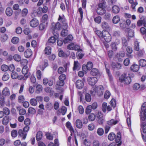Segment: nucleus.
Listing matches in <instances>:
<instances>
[{"instance_id": "39448f33", "label": "nucleus", "mask_w": 146, "mask_h": 146, "mask_svg": "<svg viewBox=\"0 0 146 146\" xmlns=\"http://www.w3.org/2000/svg\"><path fill=\"white\" fill-rule=\"evenodd\" d=\"M112 107L111 106L108 105L107 106V103L104 102L102 104V110L104 112H106V110L108 111H110L112 109Z\"/></svg>"}, {"instance_id": "0e129e2a", "label": "nucleus", "mask_w": 146, "mask_h": 146, "mask_svg": "<svg viewBox=\"0 0 146 146\" xmlns=\"http://www.w3.org/2000/svg\"><path fill=\"white\" fill-rule=\"evenodd\" d=\"M110 95H111V94L110 93V92L108 90L106 91L105 92V94H104V98L106 99H108L109 98V97H110Z\"/></svg>"}, {"instance_id": "4c0bfd02", "label": "nucleus", "mask_w": 146, "mask_h": 146, "mask_svg": "<svg viewBox=\"0 0 146 146\" xmlns=\"http://www.w3.org/2000/svg\"><path fill=\"white\" fill-rule=\"evenodd\" d=\"M98 73V70L95 68L92 69L90 72L91 74L93 76H96Z\"/></svg>"}, {"instance_id": "bf43d9fd", "label": "nucleus", "mask_w": 146, "mask_h": 146, "mask_svg": "<svg viewBox=\"0 0 146 146\" xmlns=\"http://www.w3.org/2000/svg\"><path fill=\"white\" fill-rule=\"evenodd\" d=\"M58 55L60 57H63L66 56V54L61 49L58 50Z\"/></svg>"}, {"instance_id": "052dcab7", "label": "nucleus", "mask_w": 146, "mask_h": 146, "mask_svg": "<svg viewBox=\"0 0 146 146\" xmlns=\"http://www.w3.org/2000/svg\"><path fill=\"white\" fill-rule=\"evenodd\" d=\"M78 109L79 113L80 114H82L84 113V110L83 107L82 106H79L78 107Z\"/></svg>"}, {"instance_id": "423d86ee", "label": "nucleus", "mask_w": 146, "mask_h": 146, "mask_svg": "<svg viewBox=\"0 0 146 146\" xmlns=\"http://www.w3.org/2000/svg\"><path fill=\"white\" fill-rule=\"evenodd\" d=\"M58 21L61 23V25H63L65 28L67 27V24L66 22V20L65 18V17L63 15L62 16L59 15Z\"/></svg>"}, {"instance_id": "412c9836", "label": "nucleus", "mask_w": 146, "mask_h": 146, "mask_svg": "<svg viewBox=\"0 0 146 146\" xmlns=\"http://www.w3.org/2000/svg\"><path fill=\"white\" fill-rule=\"evenodd\" d=\"M81 67L80 64L77 61H74V66L73 68V70H78Z\"/></svg>"}, {"instance_id": "b1692460", "label": "nucleus", "mask_w": 146, "mask_h": 146, "mask_svg": "<svg viewBox=\"0 0 146 146\" xmlns=\"http://www.w3.org/2000/svg\"><path fill=\"white\" fill-rule=\"evenodd\" d=\"M76 127L79 129H81L82 127V123L81 120L77 119L76 121Z\"/></svg>"}, {"instance_id": "58836bf2", "label": "nucleus", "mask_w": 146, "mask_h": 146, "mask_svg": "<svg viewBox=\"0 0 146 146\" xmlns=\"http://www.w3.org/2000/svg\"><path fill=\"white\" fill-rule=\"evenodd\" d=\"M45 53L46 54H50L51 52V48L50 46L46 47L44 50Z\"/></svg>"}, {"instance_id": "8fccbe9b", "label": "nucleus", "mask_w": 146, "mask_h": 146, "mask_svg": "<svg viewBox=\"0 0 146 146\" xmlns=\"http://www.w3.org/2000/svg\"><path fill=\"white\" fill-rule=\"evenodd\" d=\"M28 13V9L26 8H24L21 12L22 15L23 17H25L27 16Z\"/></svg>"}, {"instance_id": "6ab92c4d", "label": "nucleus", "mask_w": 146, "mask_h": 146, "mask_svg": "<svg viewBox=\"0 0 146 146\" xmlns=\"http://www.w3.org/2000/svg\"><path fill=\"white\" fill-rule=\"evenodd\" d=\"M28 68L27 66L25 65L23 68L22 72V73L24 75H27V77H28L29 75V73H28Z\"/></svg>"}, {"instance_id": "f03ea898", "label": "nucleus", "mask_w": 146, "mask_h": 146, "mask_svg": "<svg viewBox=\"0 0 146 146\" xmlns=\"http://www.w3.org/2000/svg\"><path fill=\"white\" fill-rule=\"evenodd\" d=\"M119 81L125 84H128L131 82V78L125 74H122L119 78Z\"/></svg>"}, {"instance_id": "2eb2a0df", "label": "nucleus", "mask_w": 146, "mask_h": 146, "mask_svg": "<svg viewBox=\"0 0 146 146\" xmlns=\"http://www.w3.org/2000/svg\"><path fill=\"white\" fill-rule=\"evenodd\" d=\"M13 11L12 9L10 7H7L5 10V13L6 15L10 17L13 14Z\"/></svg>"}, {"instance_id": "a18cd8bd", "label": "nucleus", "mask_w": 146, "mask_h": 146, "mask_svg": "<svg viewBox=\"0 0 146 146\" xmlns=\"http://www.w3.org/2000/svg\"><path fill=\"white\" fill-rule=\"evenodd\" d=\"M28 77H27V75H18L17 77L18 79L19 80H25Z\"/></svg>"}, {"instance_id": "338daca9", "label": "nucleus", "mask_w": 146, "mask_h": 146, "mask_svg": "<svg viewBox=\"0 0 146 146\" xmlns=\"http://www.w3.org/2000/svg\"><path fill=\"white\" fill-rule=\"evenodd\" d=\"M18 76V74L15 72H12L11 77V78L13 79H16L17 78Z\"/></svg>"}, {"instance_id": "de8ad7c7", "label": "nucleus", "mask_w": 146, "mask_h": 146, "mask_svg": "<svg viewBox=\"0 0 146 146\" xmlns=\"http://www.w3.org/2000/svg\"><path fill=\"white\" fill-rule=\"evenodd\" d=\"M85 99L88 102H90L91 100V97L90 95L88 93H86L85 95Z\"/></svg>"}, {"instance_id": "6e6552de", "label": "nucleus", "mask_w": 146, "mask_h": 146, "mask_svg": "<svg viewBox=\"0 0 146 146\" xmlns=\"http://www.w3.org/2000/svg\"><path fill=\"white\" fill-rule=\"evenodd\" d=\"M67 48L70 50H79L80 49V46L78 45H74L73 43H71L68 45Z\"/></svg>"}, {"instance_id": "ea45409f", "label": "nucleus", "mask_w": 146, "mask_h": 146, "mask_svg": "<svg viewBox=\"0 0 146 146\" xmlns=\"http://www.w3.org/2000/svg\"><path fill=\"white\" fill-rule=\"evenodd\" d=\"M108 139L112 141L115 138V135L113 133H110L108 135Z\"/></svg>"}, {"instance_id": "680f3d73", "label": "nucleus", "mask_w": 146, "mask_h": 146, "mask_svg": "<svg viewBox=\"0 0 146 146\" xmlns=\"http://www.w3.org/2000/svg\"><path fill=\"white\" fill-rule=\"evenodd\" d=\"M97 132L99 135L101 136L104 134V131L102 128H99L98 129Z\"/></svg>"}, {"instance_id": "f8f14e48", "label": "nucleus", "mask_w": 146, "mask_h": 146, "mask_svg": "<svg viewBox=\"0 0 146 146\" xmlns=\"http://www.w3.org/2000/svg\"><path fill=\"white\" fill-rule=\"evenodd\" d=\"M2 93L4 96H8L10 95V91L7 88L5 87L3 89Z\"/></svg>"}, {"instance_id": "4468645a", "label": "nucleus", "mask_w": 146, "mask_h": 146, "mask_svg": "<svg viewBox=\"0 0 146 146\" xmlns=\"http://www.w3.org/2000/svg\"><path fill=\"white\" fill-rule=\"evenodd\" d=\"M67 27L66 28L64 27H62V29H63L61 32V35L62 36H70V35H68V31L66 29Z\"/></svg>"}, {"instance_id": "c85d7f7f", "label": "nucleus", "mask_w": 146, "mask_h": 146, "mask_svg": "<svg viewBox=\"0 0 146 146\" xmlns=\"http://www.w3.org/2000/svg\"><path fill=\"white\" fill-rule=\"evenodd\" d=\"M67 110V108L65 106H62L60 110H58V112L61 113L62 115H64L65 114Z\"/></svg>"}, {"instance_id": "393cba45", "label": "nucleus", "mask_w": 146, "mask_h": 146, "mask_svg": "<svg viewBox=\"0 0 146 146\" xmlns=\"http://www.w3.org/2000/svg\"><path fill=\"white\" fill-rule=\"evenodd\" d=\"M43 134L42 132L41 131H39L37 133L36 135V139L38 141H39L42 138Z\"/></svg>"}, {"instance_id": "79ce46f5", "label": "nucleus", "mask_w": 146, "mask_h": 146, "mask_svg": "<svg viewBox=\"0 0 146 146\" xmlns=\"http://www.w3.org/2000/svg\"><path fill=\"white\" fill-rule=\"evenodd\" d=\"M19 41V39L18 37H13L11 39V42L14 44H17Z\"/></svg>"}, {"instance_id": "603ef678", "label": "nucleus", "mask_w": 146, "mask_h": 146, "mask_svg": "<svg viewBox=\"0 0 146 146\" xmlns=\"http://www.w3.org/2000/svg\"><path fill=\"white\" fill-rule=\"evenodd\" d=\"M110 104L113 108H115L116 106V102L115 99L112 98L110 102Z\"/></svg>"}, {"instance_id": "37998d69", "label": "nucleus", "mask_w": 146, "mask_h": 146, "mask_svg": "<svg viewBox=\"0 0 146 146\" xmlns=\"http://www.w3.org/2000/svg\"><path fill=\"white\" fill-rule=\"evenodd\" d=\"M139 63L140 66H146V60L144 59H141L139 61Z\"/></svg>"}, {"instance_id": "864d4df0", "label": "nucleus", "mask_w": 146, "mask_h": 146, "mask_svg": "<svg viewBox=\"0 0 146 146\" xmlns=\"http://www.w3.org/2000/svg\"><path fill=\"white\" fill-rule=\"evenodd\" d=\"M134 49L135 50L138 51L139 49V43L137 41L134 42Z\"/></svg>"}, {"instance_id": "9d476101", "label": "nucleus", "mask_w": 146, "mask_h": 146, "mask_svg": "<svg viewBox=\"0 0 146 146\" xmlns=\"http://www.w3.org/2000/svg\"><path fill=\"white\" fill-rule=\"evenodd\" d=\"M98 121L100 124H102L104 121V118L101 112H98L96 115Z\"/></svg>"}, {"instance_id": "6e6d98bb", "label": "nucleus", "mask_w": 146, "mask_h": 146, "mask_svg": "<svg viewBox=\"0 0 146 146\" xmlns=\"http://www.w3.org/2000/svg\"><path fill=\"white\" fill-rule=\"evenodd\" d=\"M125 56V53L124 51L120 52L118 53L116 56L117 58H120L121 57H123Z\"/></svg>"}, {"instance_id": "e2e57ef3", "label": "nucleus", "mask_w": 146, "mask_h": 146, "mask_svg": "<svg viewBox=\"0 0 146 146\" xmlns=\"http://www.w3.org/2000/svg\"><path fill=\"white\" fill-rule=\"evenodd\" d=\"M4 114L6 115H8L9 114L10 111L7 108H5L3 109V111Z\"/></svg>"}, {"instance_id": "f3484780", "label": "nucleus", "mask_w": 146, "mask_h": 146, "mask_svg": "<svg viewBox=\"0 0 146 146\" xmlns=\"http://www.w3.org/2000/svg\"><path fill=\"white\" fill-rule=\"evenodd\" d=\"M119 121L118 120H115L113 119H112L108 121L107 122V124L109 125H116L117 124Z\"/></svg>"}, {"instance_id": "aec40b11", "label": "nucleus", "mask_w": 146, "mask_h": 146, "mask_svg": "<svg viewBox=\"0 0 146 146\" xmlns=\"http://www.w3.org/2000/svg\"><path fill=\"white\" fill-rule=\"evenodd\" d=\"M32 54V52L30 49H27L24 52V55L26 58H28L31 56Z\"/></svg>"}, {"instance_id": "3c124183", "label": "nucleus", "mask_w": 146, "mask_h": 146, "mask_svg": "<svg viewBox=\"0 0 146 146\" xmlns=\"http://www.w3.org/2000/svg\"><path fill=\"white\" fill-rule=\"evenodd\" d=\"M42 90V87L40 85H38L36 87V93H40Z\"/></svg>"}, {"instance_id": "9b49d317", "label": "nucleus", "mask_w": 146, "mask_h": 146, "mask_svg": "<svg viewBox=\"0 0 146 146\" xmlns=\"http://www.w3.org/2000/svg\"><path fill=\"white\" fill-rule=\"evenodd\" d=\"M76 85L77 88L81 89L84 86V82L82 80H78L76 82Z\"/></svg>"}, {"instance_id": "5fc2aeb1", "label": "nucleus", "mask_w": 146, "mask_h": 146, "mask_svg": "<svg viewBox=\"0 0 146 146\" xmlns=\"http://www.w3.org/2000/svg\"><path fill=\"white\" fill-rule=\"evenodd\" d=\"M9 78V75L7 73H5L2 77V80L4 81L7 80Z\"/></svg>"}, {"instance_id": "4be33fe9", "label": "nucleus", "mask_w": 146, "mask_h": 146, "mask_svg": "<svg viewBox=\"0 0 146 146\" xmlns=\"http://www.w3.org/2000/svg\"><path fill=\"white\" fill-rule=\"evenodd\" d=\"M139 69V66L137 64H133L131 67V70L134 72H137Z\"/></svg>"}, {"instance_id": "09e8293b", "label": "nucleus", "mask_w": 146, "mask_h": 146, "mask_svg": "<svg viewBox=\"0 0 146 146\" xmlns=\"http://www.w3.org/2000/svg\"><path fill=\"white\" fill-rule=\"evenodd\" d=\"M92 107L91 105H89L87 107L86 110L85 112L86 114H89L91 111H92Z\"/></svg>"}, {"instance_id": "473e14b6", "label": "nucleus", "mask_w": 146, "mask_h": 146, "mask_svg": "<svg viewBox=\"0 0 146 146\" xmlns=\"http://www.w3.org/2000/svg\"><path fill=\"white\" fill-rule=\"evenodd\" d=\"M112 11L114 13H117L119 12V9L117 6L114 5L112 7Z\"/></svg>"}, {"instance_id": "c9c22d12", "label": "nucleus", "mask_w": 146, "mask_h": 146, "mask_svg": "<svg viewBox=\"0 0 146 146\" xmlns=\"http://www.w3.org/2000/svg\"><path fill=\"white\" fill-rule=\"evenodd\" d=\"M9 121V118L8 117H5L3 119L2 123L3 125H6Z\"/></svg>"}, {"instance_id": "c03bdc74", "label": "nucleus", "mask_w": 146, "mask_h": 146, "mask_svg": "<svg viewBox=\"0 0 146 146\" xmlns=\"http://www.w3.org/2000/svg\"><path fill=\"white\" fill-rule=\"evenodd\" d=\"M101 26L103 29H106L109 28L108 24L106 22H103L101 24Z\"/></svg>"}, {"instance_id": "49530a36", "label": "nucleus", "mask_w": 146, "mask_h": 146, "mask_svg": "<svg viewBox=\"0 0 146 146\" xmlns=\"http://www.w3.org/2000/svg\"><path fill=\"white\" fill-rule=\"evenodd\" d=\"M141 85L140 84L137 83L134 84L133 86V88L134 90H137L140 88Z\"/></svg>"}, {"instance_id": "ddd939ff", "label": "nucleus", "mask_w": 146, "mask_h": 146, "mask_svg": "<svg viewBox=\"0 0 146 146\" xmlns=\"http://www.w3.org/2000/svg\"><path fill=\"white\" fill-rule=\"evenodd\" d=\"M19 135L22 138V139L25 140L27 135V134L22 129H19L18 132Z\"/></svg>"}, {"instance_id": "0eeeda50", "label": "nucleus", "mask_w": 146, "mask_h": 146, "mask_svg": "<svg viewBox=\"0 0 146 146\" xmlns=\"http://www.w3.org/2000/svg\"><path fill=\"white\" fill-rule=\"evenodd\" d=\"M88 81L89 85H94L98 81V79L96 77H89L87 79Z\"/></svg>"}, {"instance_id": "cd10ccee", "label": "nucleus", "mask_w": 146, "mask_h": 146, "mask_svg": "<svg viewBox=\"0 0 146 146\" xmlns=\"http://www.w3.org/2000/svg\"><path fill=\"white\" fill-rule=\"evenodd\" d=\"M129 2L131 4V6L132 8L134 9L135 7L137 4V2L136 1H134L133 0H128Z\"/></svg>"}, {"instance_id": "a211bd4d", "label": "nucleus", "mask_w": 146, "mask_h": 146, "mask_svg": "<svg viewBox=\"0 0 146 146\" xmlns=\"http://www.w3.org/2000/svg\"><path fill=\"white\" fill-rule=\"evenodd\" d=\"M66 126L68 129L71 132L70 135H72V133H74V129L72 127L71 123L69 121L67 122L66 123Z\"/></svg>"}, {"instance_id": "bb28decb", "label": "nucleus", "mask_w": 146, "mask_h": 146, "mask_svg": "<svg viewBox=\"0 0 146 146\" xmlns=\"http://www.w3.org/2000/svg\"><path fill=\"white\" fill-rule=\"evenodd\" d=\"M48 65V62L46 60H45L44 61V65L42 66H39L38 67L42 71H43L44 69Z\"/></svg>"}, {"instance_id": "13d9d810", "label": "nucleus", "mask_w": 146, "mask_h": 146, "mask_svg": "<svg viewBox=\"0 0 146 146\" xmlns=\"http://www.w3.org/2000/svg\"><path fill=\"white\" fill-rule=\"evenodd\" d=\"M102 36H111V35L108 31L103 30L102 31Z\"/></svg>"}, {"instance_id": "f257e3e1", "label": "nucleus", "mask_w": 146, "mask_h": 146, "mask_svg": "<svg viewBox=\"0 0 146 146\" xmlns=\"http://www.w3.org/2000/svg\"><path fill=\"white\" fill-rule=\"evenodd\" d=\"M141 120V131H143L144 133H146V103L143 106L142 111L141 112L140 115Z\"/></svg>"}, {"instance_id": "5701e85b", "label": "nucleus", "mask_w": 146, "mask_h": 146, "mask_svg": "<svg viewBox=\"0 0 146 146\" xmlns=\"http://www.w3.org/2000/svg\"><path fill=\"white\" fill-rule=\"evenodd\" d=\"M111 66L114 69L117 68V69H119L121 68V66L120 64L118 63H115L112 62Z\"/></svg>"}, {"instance_id": "2f4dec72", "label": "nucleus", "mask_w": 146, "mask_h": 146, "mask_svg": "<svg viewBox=\"0 0 146 146\" xmlns=\"http://www.w3.org/2000/svg\"><path fill=\"white\" fill-rule=\"evenodd\" d=\"M127 112V115H125V116L127 118L126 120H127V125L129 127H131V121L130 118V116L128 114V113Z\"/></svg>"}, {"instance_id": "72a5a7b5", "label": "nucleus", "mask_w": 146, "mask_h": 146, "mask_svg": "<svg viewBox=\"0 0 146 146\" xmlns=\"http://www.w3.org/2000/svg\"><path fill=\"white\" fill-rule=\"evenodd\" d=\"M30 102L31 104L33 106H35L37 104L36 100L35 98H31L30 101Z\"/></svg>"}, {"instance_id": "c756f323", "label": "nucleus", "mask_w": 146, "mask_h": 146, "mask_svg": "<svg viewBox=\"0 0 146 146\" xmlns=\"http://www.w3.org/2000/svg\"><path fill=\"white\" fill-rule=\"evenodd\" d=\"M120 19L119 17L118 16H115L113 18L112 21L114 24L117 23L120 21Z\"/></svg>"}, {"instance_id": "a19ab883", "label": "nucleus", "mask_w": 146, "mask_h": 146, "mask_svg": "<svg viewBox=\"0 0 146 146\" xmlns=\"http://www.w3.org/2000/svg\"><path fill=\"white\" fill-rule=\"evenodd\" d=\"M14 59L16 61H19L21 60V56L18 54H15L13 56Z\"/></svg>"}, {"instance_id": "20e7f679", "label": "nucleus", "mask_w": 146, "mask_h": 146, "mask_svg": "<svg viewBox=\"0 0 146 146\" xmlns=\"http://www.w3.org/2000/svg\"><path fill=\"white\" fill-rule=\"evenodd\" d=\"M98 6V7L96 10L97 13L100 15H103L106 12L104 3H100Z\"/></svg>"}, {"instance_id": "774afa93", "label": "nucleus", "mask_w": 146, "mask_h": 146, "mask_svg": "<svg viewBox=\"0 0 146 146\" xmlns=\"http://www.w3.org/2000/svg\"><path fill=\"white\" fill-rule=\"evenodd\" d=\"M84 143L85 146H90L91 144V142L89 140L85 139L84 140Z\"/></svg>"}, {"instance_id": "dca6fc26", "label": "nucleus", "mask_w": 146, "mask_h": 146, "mask_svg": "<svg viewBox=\"0 0 146 146\" xmlns=\"http://www.w3.org/2000/svg\"><path fill=\"white\" fill-rule=\"evenodd\" d=\"M62 27H64V26L63 25H61L60 23L59 22H57L55 24L54 26H53V28L54 30H59L61 28L62 29Z\"/></svg>"}, {"instance_id": "7ed1b4c3", "label": "nucleus", "mask_w": 146, "mask_h": 146, "mask_svg": "<svg viewBox=\"0 0 146 146\" xmlns=\"http://www.w3.org/2000/svg\"><path fill=\"white\" fill-rule=\"evenodd\" d=\"M103 87L102 86L99 85L97 86H96L93 88V91H91L90 93L92 94H94V93H96L99 96H100L103 94Z\"/></svg>"}, {"instance_id": "69168bd1", "label": "nucleus", "mask_w": 146, "mask_h": 146, "mask_svg": "<svg viewBox=\"0 0 146 146\" xmlns=\"http://www.w3.org/2000/svg\"><path fill=\"white\" fill-rule=\"evenodd\" d=\"M111 15L110 13H105V15L104 16V18L106 20H109L110 17H111Z\"/></svg>"}, {"instance_id": "1a4fd4ad", "label": "nucleus", "mask_w": 146, "mask_h": 146, "mask_svg": "<svg viewBox=\"0 0 146 146\" xmlns=\"http://www.w3.org/2000/svg\"><path fill=\"white\" fill-rule=\"evenodd\" d=\"M39 24L38 21L36 19L34 18L32 19L30 23V25L33 27H35L38 26Z\"/></svg>"}, {"instance_id": "f704fd0d", "label": "nucleus", "mask_w": 146, "mask_h": 146, "mask_svg": "<svg viewBox=\"0 0 146 146\" xmlns=\"http://www.w3.org/2000/svg\"><path fill=\"white\" fill-rule=\"evenodd\" d=\"M115 141L116 143H119V144L121 142V135L120 132H118L117 135L116 137H115Z\"/></svg>"}, {"instance_id": "a878e982", "label": "nucleus", "mask_w": 146, "mask_h": 146, "mask_svg": "<svg viewBox=\"0 0 146 146\" xmlns=\"http://www.w3.org/2000/svg\"><path fill=\"white\" fill-rule=\"evenodd\" d=\"M129 37H123L122 39V43L124 46H126L127 45V42L129 40Z\"/></svg>"}, {"instance_id": "e433bc0d", "label": "nucleus", "mask_w": 146, "mask_h": 146, "mask_svg": "<svg viewBox=\"0 0 146 146\" xmlns=\"http://www.w3.org/2000/svg\"><path fill=\"white\" fill-rule=\"evenodd\" d=\"M73 37H66L63 40V42L66 44L70 42L73 39Z\"/></svg>"}, {"instance_id": "4d7b16f0", "label": "nucleus", "mask_w": 146, "mask_h": 146, "mask_svg": "<svg viewBox=\"0 0 146 146\" xmlns=\"http://www.w3.org/2000/svg\"><path fill=\"white\" fill-rule=\"evenodd\" d=\"M101 19L102 17L100 16L95 18L94 19L95 22L98 24H100L101 23Z\"/></svg>"}, {"instance_id": "7c9ffc66", "label": "nucleus", "mask_w": 146, "mask_h": 146, "mask_svg": "<svg viewBox=\"0 0 146 146\" xmlns=\"http://www.w3.org/2000/svg\"><path fill=\"white\" fill-rule=\"evenodd\" d=\"M88 119L90 121H93L96 118V115L93 113H91L88 116Z\"/></svg>"}]
</instances>
